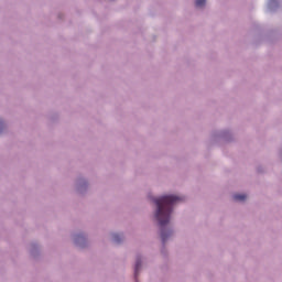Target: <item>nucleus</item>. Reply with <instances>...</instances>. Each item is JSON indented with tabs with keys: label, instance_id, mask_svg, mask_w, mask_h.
Instances as JSON below:
<instances>
[{
	"label": "nucleus",
	"instance_id": "nucleus-1",
	"mask_svg": "<svg viewBox=\"0 0 282 282\" xmlns=\"http://www.w3.org/2000/svg\"><path fill=\"white\" fill-rule=\"evenodd\" d=\"M182 202V197L175 195H164L154 199L156 204L155 219L161 226V239L163 243H166L169 237L173 235V231L164 229V226L171 221V213H173V205Z\"/></svg>",
	"mask_w": 282,
	"mask_h": 282
},
{
	"label": "nucleus",
	"instance_id": "nucleus-2",
	"mask_svg": "<svg viewBox=\"0 0 282 282\" xmlns=\"http://www.w3.org/2000/svg\"><path fill=\"white\" fill-rule=\"evenodd\" d=\"M247 197H248V196L245 195V194H235V195H234L235 202H246Z\"/></svg>",
	"mask_w": 282,
	"mask_h": 282
},
{
	"label": "nucleus",
	"instance_id": "nucleus-3",
	"mask_svg": "<svg viewBox=\"0 0 282 282\" xmlns=\"http://www.w3.org/2000/svg\"><path fill=\"white\" fill-rule=\"evenodd\" d=\"M141 265H142V263L140 262V260H137L135 268H134V276H135V279H138V272H139Z\"/></svg>",
	"mask_w": 282,
	"mask_h": 282
},
{
	"label": "nucleus",
	"instance_id": "nucleus-4",
	"mask_svg": "<svg viewBox=\"0 0 282 282\" xmlns=\"http://www.w3.org/2000/svg\"><path fill=\"white\" fill-rule=\"evenodd\" d=\"M196 8H204L206 6V0H196Z\"/></svg>",
	"mask_w": 282,
	"mask_h": 282
},
{
	"label": "nucleus",
	"instance_id": "nucleus-5",
	"mask_svg": "<svg viewBox=\"0 0 282 282\" xmlns=\"http://www.w3.org/2000/svg\"><path fill=\"white\" fill-rule=\"evenodd\" d=\"M113 239H115V241H116L117 243H120V235L116 234V235L113 236Z\"/></svg>",
	"mask_w": 282,
	"mask_h": 282
}]
</instances>
